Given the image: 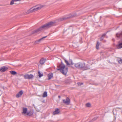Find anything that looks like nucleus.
I'll return each instance as SVG.
<instances>
[{"mask_svg": "<svg viewBox=\"0 0 122 122\" xmlns=\"http://www.w3.org/2000/svg\"><path fill=\"white\" fill-rule=\"evenodd\" d=\"M55 23L54 22L52 21H50L41 26L37 29L33 31L32 33L33 34L35 33L38 32L43 29L49 28L53 26Z\"/></svg>", "mask_w": 122, "mask_h": 122, "instance_id": "obj_1", "label": "nucleus"}, {"mask_svg": "<svg viewBox=\"0 0 122 122\" xmlns=\"http://www.w3.org/2000/svg\"><path fill=\"white\" fill-rule=\"evenodd\" d=\"M56 70L60 71L63 75H66L68 71V68L66 67L63 63L61 61V64L57 66Z\"/></svg>", "mask_w": 122, "mask_h": 122, "instance_id": "obj_2", "label": "nucleus"}, {"mask_svg": "<svg viewBox=\"0 0 122 122\" xmlns=\"http://www.w3.org/2000/svg\"><path fill=\"white\" fill-rule=\"evenodd\" d=\"M75 66L78 69H81L83 70L90 69V66L88 64L86 65L85 62H80L75 64Z\"/></svg>", "mask_w": 122, "mask_h": 122, "instance_id": "obj_3", "label": "nucleus"}, {"mask_svg": "<svg viewBox=\"0 0 122 122\" xmlns=\"http://www.w3.org/2000/svg\"><path fill=\"white\" fill-rule=\"evenodd\" d=\"M116 36L117 40L120 39L122 38V39L121 40L122 42H120V41H119L118 43L116 45V46L117 49L122 48V31L117 33L116 34Z\"/></svg>", "mask_w": 122, "mask_h": 122, "instance_id": "obj_4", "label": "nucleus"}, {"mask_svg": "<svg viewBox=\"0 0 122 122\" xmlns=\"http://www.w3.org/2000/svg\"><path fill=\"white\" fill-rule=\"evenodd\" d=\"M22 113L25 114H33L34 113L33 109L31 108L30 110H28L26 108L23 107Z\"/></svg>", "mask_w": 122, "mask_h": 122, "instance_id": "obj_5", "label": "nucleus"}, {"mask_svg": "<svg viewBox=\"0 0 122 122\" xmlns=\"http://www.w3.org/2000/svg\"><path fill=\"white\" fill-rule=\"evenodd\" d=\"M42 7V6H35V7H33L31 8L28 10V13H32L35 11L37 10H40Z\"/></svg>", "mask_w": 122, "mask_h": 122, "instance_id": "obj_6", "label": "nucleus"}, {"mask_svg": "<svg viewBox=\"0 0 122 122\" xmlns=\"http://www.w3.org/2000/svg\"><path fill=\"white\" fill-rule=\"evenodd\" d=\"M76 15V14H75L74 15H70L68 16H66L60 19V20L62 21L63 20H66L67 19H69L73 17Z\"/></svg>", "mask_w": 122, "mask_h": 122, "instance_id": "obj_7", "label": "nucleus"}, {"mask_svg": "<svg viewBox=\"0 0 122 122\" xmlns=\"http://www.w3.org/2000/svg\"><path fill=\"white\" fill-rule=\"evenodd\" d=\"M63 103L65 104L68 105L70 103V100L68 97H66V100L64 99L63 100Z\"/></svg>", "mask_w": 122, "mask_h": 122, "instance_id": "obj_8", "label": "nucleus"}, {"mask_svg": "<svg viewBox=\"0 0 122 122\" xmlns=\"http://www.w3.org/2000/svg\"><path fill=\"white\" fill-rule=\"evenodd\" d=\"M8 69V67L6 66H4L0 68V71H1L2 72H5Z\"/></svg>", "mask_w": 122, "mask_h": 122, "instance_id": "obj_9", "label": "nucleus"}, {"mask_svg": "<svg viewBox=\"0 0 122 122\" xmlns=\"http://www.w3.org/2000/svg\"><path fill=\"white\" fill-rule=\"evenodd\" d=\"M46 59H44V58H42L40 61V63L42 65L44 64L46 61Z\"/></svg>", "mask_w": 122, "mask_h": 122, "instance_id": "obj_10", "label": "nucleus"}, {"mask_svg": "<svg viewBox=\"0 0 122 122\" xmlns=\"http://www.w3.org/2000/svg\"><path fill=\"white\" fill-rule=\"evenodd\" d=\"M60 112L59 109L58 108H56L55 111L53 113V114H58Z\"/></svg>", "mask_w": 122, "mask_h": 122, "instance_id": "obj_11", "label": "nucleus"}, {"mask_svg": "<svg viewBox=\"0 0 122 122\" xmlns=\"http://www.w3.org/2000/svg\"><path fill=\"white\" fill-rule=\"evenodd\" d=\"M108 32V31H107L106 33H104L102 35L101 37L100 38V41H102L103 40L104 38L105 37V36L106 35L107 33Z\"/></svg>", "mask_w": 122, "mask_h": 122, "instance_id": "obj_12", "label": "nucleus"}, {"mask_svg": "<svg viewBox=\"0 0 122 122\" xmlns=\"http://www.w3.org/2000/svg\"><path fill=\"white\" fill-rule=\"evenodd\" d=\"M53 74L52 73H51L49 74L48 75V80H50L51 79L52 77H53Z\"/></svg>", "mask_w": 122, "mask_h": 122, "instance_id": "obj_13", "label": "nucleus"}, {"mask_svg": "<svg viewBox=\"0 0 122 122\" xmlns=\"http://www.w3.org/2000/svg\"><path fill=\"white\" fill-rule=\"evenodd\" d=\"M38 76L39 78H41L43 76V75L42 72H41L39 71H38Z\"/></svg>", "mask_w": 122, "mask_h": 122, "instance_id": "obj_14", "label": "nucleus"}, {"mask_svg": "<svg viewBox=\"0 0 122 122\" xmlns=\"http://www.w3.org/2000/svg\"><path fill=\"white\" fill-rule=\"evenodd\" d=\"M47 92H45L43 93L42 97H45L47 96Z\"/></svg>", "mask_w": 122, "mask_h": 122, "instance_id": "obj_15", "label": "nucleus"}, {"mask_svg": "<svg viewBox=\"0 0 122 122\" xmlns=\"http://www.w3.org/2000/svg\"><path fill=\"white\" fill-rule=\"evenodd\" d=\"M10 72L13 75H15L17 74V72L15 71H10Z\"/></svg>", "mask_w": 122, "mask_h": 122, "instance_id": "obj_16", "label": "nucleus"}, {"mask_svg": "<svg viewBox=\"0 0 122 122\" xmlns=\"http://www.w3.org/2000/svg\"><path fill=\"white\" fill-rule=\"evenodd\" d=\"M100 45V43L98 41H97V43L96 45V48L97 49L99 48V46Z\"/></svg>", "mask_w": 122, "mask_h": 122, "instance_id": "obj_17", "label": "nucleus"}, {"mask_svg": "<svg viewBox=\"0 0 122 122\" xmlns=\"http://www.w3.org/2000/svg\"><path fill=\"white\" fill-rule=\"evenodd\" d=\"M28 79H31L34 77L33 76L32 74H30V75H28Z\"/></svg>", "mask_w": 122, "mask_h": 122, "instance_id": "obj_18", "label": "nucleus"}, {"mask_svg": "<svg viewBox=\"0 0 122 122\" xmlns=\"http://www.w3.org/2000/svg\"><path fill=\"white\" fill-rule=\"evenodd\" d=\"M98 118V117H95L92 119L90 121V122H93L97 119Z\"/></svg>", "mask_w": 122, "mask_h": 122, "instance_id": "obj_19", "label": "nucleus"}, {"mask_svg": "<svg viewBox=\"0 0 122 122\" xmlns=\"http://www.w3.org/2000/svg\"><path fill=\"white\" fill-rule=\"evenodd\" d=\"M69 63H70L72 65H73L74 64V63L73 62L72 59H69Z\"/></svg>", "mask_w": 122, "mask_h": 122, "instance_id": "obj_20", "label": "nucleus"}, {"mask_svg": "<svg viewBox=\"0 0 122 122\" xmlns=\"http://www.w3.org/2000/svg\"><path fill=\"white\" fill-rule=\"evenodd\" d=\"M65 62L66 63V64L67 65H69L71 64L66 60V59H64Z\"/></svg>", "mask_w": 122, "mask_h": 122, "instance_id": "obj_21", "label": "nucleus"}, {"mask_svg": "<svg viewBox=\"0 0 122 122\" xmlns=\"http://www.w3.org/2000/svg\"><path fill=\"white\" fill-rule=\"evenodd\" d=\"M47 37V36H46L43 37L41 38L40 39H39L37 41H38L39 42V43L44 38H46V37Z\"/></svg>", "mask_w": 122, "mask_h": 122, "instance_id": "obj_22", "label": "nucleus"}, {"mask_svg": "<svg viewBox=\"0 0 122 122\" xmlns=\"http://www.w3.org/2000/svg\"><path fill=\"white\" fill-rule=\"evenodd\" d=\"M28 75L26 74L24 76V78L25 79H28Z\"/></svg>", "mask_w": 122, "mask_h": 122, "instance_id": "obj_23", "label": "nucleus"}, {"mask_svg": "<svg viewBox=\"0 0 122 122\" xmlns=\"http://www.w3.org/2000/svg\"><path fill=\"white\" fill-rule=\"evenodd\" d=\"M86 106L87 107H89L91 106V104L90 103H87L86 104Z\"/></svg>", "mask_w": 122, "mask_h": 122, "instance_id": "obj_24", "label": "nucleus"}, {"mask_svg": "<svg viewBox=\"0 0 122 122\" xmlns=\"http://www.w3.org/2000/svg\"><path fill=\"white\" fill-rule=\"evenodd\" d=\"M23 92L22 90L20 91L18 93L21 96V95H22L23 94Z\"/></svg>", "mask_w": 122, "mask_h": 122, "instance_id": "obj_25", "label": "nucleus"}, {"mask_svg": "<svg viewBox=\"0 0 122 122\" xmlns=\"http://www.w3.org/2000/svg\"><path fill=\"white\" fill-rule=\"evenodd\" d=\"M21 96L18 93L16 95V97L17 98H19Z\"/></svg>", "mask_w": 122, "mask_h": 122, "instance_id": "obj_26", "label": "nucleus"}, {"mask_svg": "<svg viewBox=\"0 0 122 122\" xmlns=\"http://www.w3.org/2000/svg\"><path fill=\"white\" fill-rule=\"evenodd\" d=\"M39 43L38 41L37 40L34 43V44L35 45L38 44Z\"/></svg>", "mask_w": 122, "mask_h": 122, "instance_id": "obj_27", "label": "nucleus"}, {"mask_svg": "<svg viewBox=\"0 0 122 122\" xmlns=\"http://www.w3.org/2000/svg\"><path fill=\"white\" fill-rule=\"evenodd\" d=\"M25 117H32L33 116V115H24Z\"/></svg>", "mask_w": 122, "mask_h": 122, "instance_id": "obj_28", "label": "nucleus"}, {"mask_svg": "<svg viewBox=\"0 0 122 122\" xmlns=\"http://www.w3.org/2000/svg\"><path fill=\"white\" fill-rule=\"evenodd\" d=\"M14 1L13 0H12L10 2V5H12L13 4H14Z\"/></svg>", "mask_w": 122, "mask_h": 122, "instance_id": "obj_29", "label": "nucleus"}, {"mask_svg": "<svg viewBox=\"0 0 122 122\" xmlns=\"http://www.w3.org/2000/svg\"><path fill=\"white\" fill-rule=\"evenodd\" d=\"M122 59H121L120 60H119L118 61V62L119 63H122Z\"/></svg>", "mask_w": 122, "mask_h": 122, "instance_id": "obj_30", "label": "nucleus"}, {"mask_svg": "<svg viewBox=\"0 0 122 122\" xmlns=\"http://www.w3.org/2000/svg\"><path fill=\"white\" fill-rule=\"evenodd\" d=\"M79 85H81L83 84V83H81L80 82H78L77 83Z\"/></svg>", "mask_w": 122, "mask_h": 122, "instance_id": "obj_31", "label": "nucleus"}, {"mask_svg": "<svg viewBox=\"0 0 122 122\" xmlns=\"http://www.w3.org/2000/svg\"><path fill=\"white\" fill-rule=\"evenodd\" d=\"M82 40V37H81V40H80V42H81V43L82 42H81V41Z\"/></svg>", "mask_w": 122, "mask_h": 122, "instance_id": "obj_32", "label": "nucleus"}, {"mask_svg": "<svg viewBox=\"0 0 122 122\" xmlns=\"http://www.w3.org/2000/svg\"><path fill=\"white\" fill-rule=\"evenodd\" d=\"M14 1V2L15 1H19V0H13Z\"/></svg>", "mask_w": 122, "mask_h": 122, "instance_id": "obj_33", "label": "nucleus"}, {"mask_svg": "<svg viewBox=\"0 0 122 122\" xmlns=\"http://www.w3.org/2000/svg\"><path fill=\"white\" fill-rule=\"evenodd\" d=\"M106 40H104L103 41V42H106Z\"/></svg>", "mask_w": 122, "mask_h": 122, "instance_id": "obj_34", "label": "nucleus"}, {"mask_svg": "<svg viewBox=\"0 0 122 122\" xmlns=\"http://www.w3.org/2000/svg\"><path fill=\"white\" fill-rule=\"evenodd\" d=\"M112 41H115V39H112Z\"/></svg>", "mask_w": 122, "mask_h": 122, "instance_id": "obj_35", "label": "nucleus"}, {"mask_svg": "<svg viewBox=\"0 0 122 122\" xmlns=\"http://www.w3.org/2000/svg\"><path fill=\"white\" fill-rule=\"evenodd\" d=\"M102 18V16H100V19H101V18Z\"/></svg>", "mask_w": 122, "mask_h": 122, "instance_id": "obj_36", "label": "nucleus"}, {"mask_svg": "<svg viewBox=\"0 0 122 122\" xmlns=\"http://www.w3.org/2000/svg\"><path fill=\"white\" fill-rule=\"evenodd\" d=\"M58 97L59 98H60L61 97V96H59Z\"/></svg>", "mask_w": 122, "mask_h": 122, "instance_id": "obj_37", "label": "nucleus"}, {"mask_svg": "<svg viewBox=\"0 0 122 122\" xmlns=\"http://www.w3.org/2000/svg\"><path fill=\"white\" fill-rule=\"evenodd\" d=\"M71 67L72 68H74V67H73V66H71Z\"/></svg>", "mask_w": 122, "mask_h": 122, "instance_id": "obj_38", "label": "nucleus"}, {"mask_svg": "<svg viewBox=\"0 0 122 122\" xmlns=\"http://www.w3.org/2000/svg\"><path fill=\"white\" fill-rule=\"evenodd\" d=\"M114 117H115V119H116L115 116H114Z\"/></svg>", "mask_w": 122, "mask_h": 122, "instance_id": "obj_39", "label": "nucleus"}]
</instances>
